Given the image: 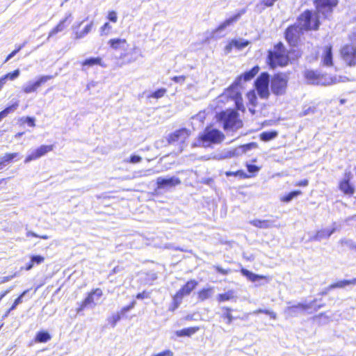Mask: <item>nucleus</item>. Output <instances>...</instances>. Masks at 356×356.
<instances>
[{
    "mask_svg": "<svg viewBox=\"0 0 356 356\" xmlns=\"http://www.w3.org/2000/svg\"><path fill=\"white\" fill-rule=\"evenodd\" d=\"M289 60L288 51L282 42H278L272 50L268 51L266 63L270 69L285 67Z\"/></svg>",
    "mask_w": 356,
    "mask_h": 356,
    "instance_id": "obj_1",
    "label": "nucleus"
},
{
    "mask_svg": "<svg viewBox=\"0 0 356 356\" xmlns=\"http://www.w3.org/2000/svg\"><path fill=\"white\" fill-rule=\"evenodd\" d=\"M322 18L314 10L306 9L302 11L296 19L305 32H316L319 31L321 26Z\"/></svg>",
    "mask_w": 356,
    "mask_h": 356,
    "instance_id": "obj_2",
    "label": "nucleus"
},
{
    "mask_svg": "<svg viewBox=\"0 0 356 356\" xmlns=\"http://www.w3.org/2000/svg\"><path fill=\"white\" fill-rule=\"evenodd\" d=\"M217 120L222 123L225 130H236L243 127V121L239 118L238 113L232 108L219 112Z\"/></svg>",
    "mask_w": 356,
    "mask_h": 356,
    "instance_id": "obj_3",
    "label": "nucleus"
},
{
    "mask_svg": "<svg viewBox=\"0 0 356 356\" xmlns=\"http://www.w3.org/2000/svg\"><path fill=\"white\" fill-rule=\"evenodd\" d=\"M225 139V135L220 130L213 128L211 126H207L204 131L197 136V144L193 147L204 146L207 147L212 144L220 143Z\"/></svg>",
    "mask_w": 356,
    "mask_h": 356,
    "instance_id": "obj_4",
    "label": "nucleus"
},
{
    "mask_svg": "<svg viewBox=\"0 0 356 356\" xmlns=\"http://www.w3.org/2000/svg\"><path fill=\"white\" fill-rule=\"evenodd\" d=\"M305 31L300 25L296 23L289 25L284 32V37L290 47H298L301 42V38Z\"/></svg>",
    "mask_w": 356,
    "mask_h": 356,
    "instance_id": "obj_5",
    "label": "nucleus"
},
{
    "mask_svg": "<svg viewBox=\"0 0 356 356\" xmlns=\"http://www.w3.org/2000/svg\"><path fill=\"white\" fill-rule=\"evenodd\" d=\"M316 13L323 20L330 19L334 8L339 3L338 0H314L313 1Z\"/></svg>",
    "mask_w": 356,
    "mask_h": 356,
    "instance_id": "obj_6",
    "label": "nucleus"
},
{
    "mask_svg": "<svg viewBox=\"0 0 356 356\" xmlns=\"http://www.w3.org/2000/svg\"><path fill=\"white\" fill-rule=\"evenodd\" d=\"M102 296L103 291L100 288L92 289L76 308V314H81L86 308L95 307Z\"/></svg>",
    "mask_w": 356,
    "mask_h": 356,
    "instance_id": "obj_7",
    "label": "nucleus"
},
{
    "mask_svg": "<svg viewBox=\"0 0 356 356\" xmlns=\"http://www.w3.org/2000/svg\"><path fill=\"white\" fill-rule=\"evenodd\" d=\"M339 57L345 66H356V45L353 42L342 45L339 49Z\"/></svg>",
    "mask_w": 356,
    "mask_h": 356,
    "instance_id": "obj_8",
    "label": "nucleus"
},
{
    "mask_svg": "<svg viewBox=\"0 0 356 356\" xmlns=\"http://www.w3.org/2000/svg\"><path fill=\"white\" fill-rule=\"evenodd\" d=\"M198 285L195 280L187 281L173 296L172 311L175 310L181 304L184 296H188Z\"/></svg>",
    "mask_w": 356,
    "mask_h": 356,
    "instance_id": "obj_9",
    "label": "nucleus"
},
{
    "mask_svg": "<svg viewBox=\"0 0 356 356\" xmlns=\"http://www.w3.org/2000/svg\"><path fill=\"white\" fill-rule=\"evenodd\" d=\"M288 76L286 74L276 73L270 81V89L272 92L277 95H282L286 92L288 86Z\"/></svg>",
    "mask_w": 356,
    "mask_h": 356,
    "instance_id": "obj_10",
    "label": "nucleus"
},
{
    "mask_svg": "<svg viewBox=\"0 0 356 356\" xmlns=\"http://www.w3.org/2000/svg\"><path fill=\"white\" fill-rule=\"evenodd\" d=\"M304 79L309 84L314 85H330L337 83L336 78L331 79L330 81H326L325 74H321L317 70H307L303 72Z\"/></svg>",
    "mask_w": 356,
    "mask_h": 356,
    "instance_id": "obj_11",
    "label": "nucleus"
},
{
    "mask_svg": "<svg viewBox=\"0 0 356 356\" xmlns=\"http://www.w3.org/2000/svg\"><path fill=\"white\" fill-rule=\"evenodd\" d=\"M353 175L350 171H346L339 181L338 188L343 195L353 197L355 193V186L353 182Z\"/></svg>",
    "mask_w": 356,
    "mask_h": 356,
    "instance_id": "obj_12",
    "label": "nucleus"
},
{
    "mask_svg": "<svg viewBox=\"0 0 356 356\" xmlns=\"http://www.w3.org/2000/svg\"><path fill=\"white\" fill-rule=\"evenodd\" d=\"M318 55L323 66L330 67L334 65L333 44L332 43L329 42L319 47Z\"/></svg>",
    "mask_w": 356,
    "mask_h": 356,
    "instance_id": "obj_13",
    "label": "nucleus"
},
{
    "mask_svg": "<svg viewBox=\"0 0 356 356\" xmlns=\"http://www.w3.org/2000/svg\"><path fill=\"white\" fill-rule=\"evenodd\" d=\"M241 86L232 83L227 89V96L235 102L236 108L242 111H245L242 93L239 90Z\"/></svg>",
    "mask_w": 356,
    "mask_h": 356,
    "instance_id": "obj_14",
    "label": "nucleus"
},
{
    "mask_svg": "<svg viewBox=\"0 0 356 356\" xmlns=\"http://www.w3.org/2000/svg\"><path fill=\"white\" fill-rule=\"evenodd\" d=\"M191 136V131L186 128H181L170 134L167 138L169 144L179 143L184 144Z\"/></svg>",
    "mask_w": 356,
    "mask_h": 356,
    "instance_id": "obj_15",
    "label": "nucleus"
},
{
    "mask_svg": "<svg viewBox=\"0 0 356 356\" xmlns=\"http://www.w3.org/2000/svg\"><path fill=\"white\" fill-rule=\"evenodd\" d=\"M54 149V145H42L38 148L35 149L25 157L24 163H27L32 161L37 160L40 157L46 155L47 153L52 152Z\"/></svg>",
    "mask_w": 356,
    "mask_h": 356,
    "instance_id": "obj_16",
    "label": "nucleus"
},
{
    "mask_svg": "<svg viewBox=\"0 0 356 356\" xmlns=\"http://www.w3.org/2000/svg\"><path fill=\"white\" fill-rule=\"evenodd\" d=\"M325 305V304L323 302L321 299L317 298H314L308 303H298V307H299L300 313L307 312L311 314L313 312H316L321 308L323 307Z\"/></svg>",
    "mask_w": 356,
    "mask_h": 356,
    "instance_id": "obj_17",
    "label": "nucleus"
},
{
    "mask_svg": "<svg viewBox=\"0 0 356 356\" xmlns=\"http://www.w3.org/2000/svg\"><path fill=\"white\" fill-rule=\"evenodd\" d=\"M136 47L128 49L127 47L124 52L121 53L118 56V60L120 61L121 65H127L135 62L137 58Z\"/></svg>",
    "mask_w": 356,
    "mask_h": 356,
    "instance_id": "obj_18",
    "label": "nucleus"
},
{
    "mask_svg": "<svg viewBox=\"0 0 356 356\" xmlns=\"http://www.w3.org/2000/svg\"><path fill=\"white\" fill-rule=\"evenodd\" d=\"M72 21V15L67 14L63 19H60L58 23L50 30L48 33V38L54 37L59 32L65 31Z\"/></svg>",
    "mask_w": 356,
    "mask_h": 356,
    "instance_id": "obj_19",
    "label": "nucleus"
},
{
    "mask_svg": "<svg viewBox=\"0 0 356 356\" xmlns=\"http://www.w3.org/2000/svg\"><path fill=\"white\" fill-rule=\"evenodd\" d=\"M52 78L53 76L51 75L41 76L35 82L24 86L22 91L26 94L36 92L39 87Z\"/></svg>",
    "mask_w": 356,
    "mask_h": 356,
    "instance_id": "obj_20",
    "label": "nucleus"
},
{
    "mask_svg": "<svg viewBox=\"0 0 356 356\" xmlns=\"http://www.w3.org/2000/svg\"><path fill=\"white\" fill-rule=\"evenodd\" d=\"M181 184L179 178L176 177H171L170 178L158 177L156 179V188L161 189L164 188L175 187Z\"/></svg>",
    "mask_w": 356,
    "mask_h": 356,
    "instance_id": "obj_21",
    "label": "nucleus"
},
{
    "mask_svg": "<svg viewBox=\"0 0 356 356\" xmlns=\"http://www.w3.org/2000/svg\"><path fill=\"white\" fill-rule=\"evenodd\" d=\"M260 67L258 65L254 66L250 70L237 76L233 83L241 86V81H248L253 79L259 72Z\"/></svg>",
    "mask_w": 356,
    "mask_h": 356,
    "instance_id": "obj_22",
    "label": "nucleus"
},
{
    "mask_svg": "<svg viewBox=\"0 0 356 356\" xmlns=\"http://www.w3.org/2000/svg\"><path fill=\"white\" fill-rule=\"evenodd\" d=\"M109 47L114 51L126 50L129 46L125 38H113L108 41Z\"/></svg>",
    "mask_w": 356,
    "mask_h": 356,
    "instance_id": "obj_23",
    "label": "nucleus"
},
{
    "mask_svg": "<svg viewBox=\"0 0 356 356\" xmlns=\"http://www.w3.org/2000/svg\"><path fill=\"white\" fill-rule=\"evenodd\" d=\"M19 154L18 152H8L0 158V170L3 169L7 165L13 161L19 160Z\"/></svg>",
    "mask_w": 356,
    "mask_h": 356,
    "instance_id": "obj_24",
    "label": "nucleus"
},
{
    "mask_svg": "<svg viewBox=\"0 0 356 356\" xmlns=\"http://www.w3.org/2000/svg\"><path fill=\"white\" fill-rule=\"evenodd\" d=\"M221 310L222 313L220 316L227 325H230L234 320L238 318V317L233 316L232 312L234 309L230 307H222Z\"/></svg>",
    "mask_w": 356,
    "mask_h": 356,
    "instance_id": "obj_25",
    "label": "nucleus"
},
{
    "mask_svg": "<svg viewBox=\"0 0 356 356\" xmlns=\"http://www.w3.org/2000/svg\"><path fill=\"white\" fill-rule=\"evenodd\" d=\"M240 272L243 275L246 277L251 282H256L257 280H261L269 281L270 279L269 276L263 275H256L244 268H241Z\"/></svg>",
    "mask_w": 356,
    "mask_h": 356,
    "instance_id": "obj_26",
    "label": "nucleus"
},
{
    "mask_svg": "<svg viewBox=\"0 0 356 356\" xmlns=\"http://www.w3.org/2000/svg\"><path fill=\"white\" fill-rule=\"evenodd\" d=\"M334 232V229H321L318 230L312 236H311L310 241H319L322 239L327 238Z\"/></svg>",
    "mask_w": 356,
    "mask_h": 356,
    "instance_id": "obj_27",
    "label": "nucleus"
},
{
    "mask_svg": "<svg viewBox=\"0 0 356 356\" xmlns=\"http://www.w3.org/2000/svg\"><path fill=\"white\" fill-rule=\"evenodd\" d=\"M81 65L83 68L84 67H91L95 65H99L102 67L105 66L101 57H91L86 58L81 62Z\"/></svg>",
    "mask_w": 356,
    "mask_h": 356,
    "instance_id": "obj_28",
    "label": "nucleus"
},
{
    "mask_svg": "<svg viewBox=\"0 0 356 356\" xmlns=\"http://www.w3.org/2000/svg\"><path fill=\"white\" fill-rule=\"evenodd\" d=\"M44 257L42 255H33L30 261L26 264L24 269L30 270L35 265H39L44 261Z\"/></svg>",
    "mask_w": 356,
    "mask_h": 356,
    "instance_id": "obj_29",
    "label": "nucleus"
},
{
    "mask_svg": "<svg viewBox=\"0 0 356 356\" xmlns=\"http://www.w3.org/2000/svg\"><path fill=\"white\" fill-rule=\"evenodd\" d=\"M200 330L198 326L195 327H189L186 328H184L179 330H177L175 332V334L177 337H191L195 333H196Z\"/></svg>",
    "mask_w": 356,
    "mask_h": 356,
    "instance_id": "obj_30",
    "label": "nucleus"
},
{
    "mask_svg": "<svg viewBox=\"0 0 356 356\" xmlns=\"http://www.w3.org/2000/svg\"><path fill=\"white\" fill-rule=\"evenodd\" d=\"M236 298L234 290H229L223 293H219L216 296V300L219 303L230 301Z\"/></svg>",
    "mask_w": 356,
    "mask_h": 356,
    "instance_id": "obj_31",
    "label": "nucleus"
},
{
    "mask_svg": "<svg viewBox=\"0 0 356 356\" xmlns=\"http://www.w3.org/2000/svg\"><path fill=\"white\" fill-rule=\"evenodd\" d=\"M213 291V288L211 286L201 289L197 293L198 300L202 302L209 299L211 296Z\"/></svg>",
    "mask_w": 356,
    "mask_h": 356,
    "instance_id": "obj_32",
    "label": "nucleus"
},
{
    "mask_svg": "<svg viewBox=\"0 0 356 356\" xmlns=\"http://www.w3.org/2000/svg\"><path fill=\"white\" fill-rule=\"evenodd\" d=\"M269 74L267 72H261L254 81V86H268Z\"/></svg>",
    "mask_w": 356,
    "mask_h": 356,
    "instance_id": "obj_33",
    "label": "nucleus"
},
{
    "mask_svg": "<svg viewBox=\"0 0 356 356\" xmlns=\"http://www.w3.org/2000/svg\"><path fill=\"white\" fill-rule=\"evenodd\" d=\"M51 339V336L47 331L42 330L39 331L35 338L34 341L36 343H46Z\"/></svg>",
    "mask_w": 356,
    "mask_h": 356,
    "instance_id": "obj_34",
    "label": "nucleus"
},
{
    "mask_svg": "<svg viewBox=\"0 0 356 356\" xmlns=\"http://www.w3.org/2000/svg\"><path fill=\"white\" fill-rule=\"evenodd\" d=\"M29 289H26L13 302L12 305L10 307V308L6 312L5 314L3 315V317H6L9 315V314L16 309L17 306L19 304H21L22 302V298L29 292Z\"/></svg>",
    "mask_w": 356,
    "mask_h": 356,
    "instance_id": "obj_35",
    "label": "nucleus"
},
{
    "mask_svg": "<svg viewBox=\"0 0 356 356\" xmlns=\"http://www.w3.org/2000/svg\"><path fill=\"white\" fill-rule=\"evenodd\" d=\"M93 27V22H90L88 24H87L84 29L81 31H76L74 32V38L76 40H79L83 37H85L88 33H89Z\"/></svg>",
    "mask_w": 356,
    "mask_h": 356,
    "instance_id": "obj_36",
    "label": "nucleus"
},
{
    "mask_svg": "<svg viewBox=\"0 0 356 356\" xmlns=\"http://www.w3.org/2000/svg\"><path fill=\"white\" fill-rule=\"evenodd\" d=\"M246 97L248 99V104L252 106L253 108H255L257 104V95L254 90H250L246 94Z\"/></svg>",
    "mask_w": 356,
    "mask_h": 356,
    "instance_id": "obj_37",
    "label": "nucleus"
},
{
    "mask_svg": "<svg viewBox=\"0 0 356 356\" xmlns=\"http://www.w3.org/2000/svg\"><path fill=\"white\" fill-rule=\"evenodd\" d=\"M278 135L277 131H264L259 134V138L264 142L270 141Z\"/></svg>",
    "mask_w": 356,
    "mask_h": 356,
    "instance_id": "obj_38",
    "label": "nucleus"
},
{
    "mask_svg": "<svg viewBox=\"0 0 356 356\" xmlns=\"http://www.w3.org/2000/svg\"><path fill=\"white\" fill-rule=\"evenodd\" d=\"M346 286H347L346 280H340V281H338V282H334V283H332L331 284H330L327 287L326 290L325 291L322 292L321 294L325 295V294H327V291H330V290H332L334 289L344 288Z\"/></svg>",
    "mask_w": 356,
    "mask_h": 356,
    "instance_id": "obj_39",
    "label": "nucleus"
},
{
    "mask_svg": "<svg viewBox=\"0 0 356 356\" xmlns=\"http://www.w3.org/2000/svg\"><path fill=\"white\" fill-rule=\"evenodd\" d=\"M251 225L260 229H266L268 228L270 225L271 222L268 220H259V219H254L250 222Z\"/></svg>",
    "mask_w": 356,
    "mask_h": 356,
    "instance_id": "obj_40",
    "label": "nucleus"
},
{
    "mask_svg": "<svg viewBox=\"0 0 356 356\" xmlns=\"http://www.w3.org/2000/svg\"><path fill=\"white\" fill-rule=\"evenodd\" d=\"M302 192L299 190L291 191L290 193L282 196L280 201L282 202H289L293 197L300 195Z\"/></svg>",
    "mask_w": 356,
    "mask_h": 356,
    "instance_id": "obj_41",
    "label": "nucleus"
},
{
    "mask_svg": "<svg viewBox=\"0 0 356 356\" xmlns=\"http://www.w3.org/2000/svg\"><path fill=\"white\" fill-rule=\"evenodd\" d=\"M261 99H268L270 95L268 86H254Z\"/></svg>",
    "mask_w": 356,
    "mask_h": 356,
    "instance_id": "obj_42",
    "label": "nucleus"
},
{
    "mask_svg": "<svg viewBox=\"0 0 356 356\" xmlns=\"http://www.w3.org/2000/svg\"><path fill=\"white\" fill-rule=\"evenodd\" d=\"M167 92L165 88H161L148 95L147 98L159 99L163 97Z\"/></svg>",
    "mask_w": 356,
    "mask_h": 356,
    "instance_id": "obj_43",
    "label": "nucleus"
},
{
    "mask_svg": "<svg viewBox=\"0 0 356 356\" xmlns=\"http://www.w3.org/2000/svg\"><path fill=\"white\" fill-rule=\"evenodd\" d=\"M18 106V104L15 103L9 106H7L5 109L0 112V121L6 118L10 113L14 111Z\"/></svg>",
    "mask_w": 356,
    "mask_h": 356,
    "instance_id": "obj_44",
    "label": "nucleus"
},
{
    "mask_svg": "<svg viewBox=\"0 0 356 356\" xmlns=\"http://www.w3.org/2000/svg\"><path fill=\"white\" fill-rule=\"evenodd\" d=\"M227 176H238L241 179H248L252 177L250 175H248L243 170H238L235 172H227Z\"/></svg>",
    "mask_w": 356,
    "mask_h": 356,
    "instance_id": "obj_45",
    "label": "nucleus"
},
{
    "mask_svg": "<svg viewBox=\"0 0 356 356\" xmlns=\"http://www.w3.org/2000/svg\"><path fill=\"white\" fill-rule=\"evenodd\" d=\"M122 314H120V312H118L117 314H113L111 316H110L108 318V323L113 327H114L118 321H120L121 318H122Z\"/></svg>",
    "mask_w": 356,
    "mask_h": 356,
    "instance_id": "obj_46",
    "label": "nucleus"
},
{
    "mask_svg": "<svg viewBox=\"0 0 356 356\" xmlns=\"http://www.w3.org/2000/svg\"><path fill=\"white\" fill-rule=\"evenodd\" d=\"M286 312L291 316H296L300 313L299 307L298 304L288 306L286 309Z\"/></svg>",
    "mask_w": 356,
    "mask_h": 356,
    "instance_id": "obj_47",
    "label": "nucleus"
},
{
    "mask_svg": "<svg viewBox=\"0 0 356 356\" xmlns=\"http://www.w3.org/2000/svg\"><path fill=\"white\" fill-rule=\"evenodd\" d=\"M106 19L112 23H116L118 19L117 12L113 10H109L107 13Z\"/></svg>",
    "mask_w": 356,
    "mask_h": 356,
    "instance_id": "obj_48",
    "label": "nucleus"
},
{
    "mask_svg": "<svg viewBox=\"0 0 356 356\" xmlns=\"http://www.w3.org/2000/svg\"><path fill=\"white\" fill-rule=\"evenodd\" d=\"M19 73H20L19 70L17 69L11 72H8V73L6 74L5 75H3V76L7 80L13 81L19 76Z\"/></svg>",
    "mask_w": 356,
    "mask_h": 356,
    "instance_id": "obj_49",
    "label": "nucleus"
},
{
    "mask_svg": "<svg viewBox=\"0 0 356 356\" xmlns=\"http://www.w3.org/2000/svg\"><path fill=\"white\" fill-rule=\"evenodd\" d=\"M112 26L109 24V22H105L101 27H100V33L102 35H108L110 33L111 31Z\"/></svg>",
    "mask_w": 356,
    "mask_h": 356,
    "instance_id": "obj_50",
    "label": "nucleus"
},
{
    "mask_svg": "<svg viewBox=\"0 0 356 356\" xmlns=\"http://www.w3.org/2000/svg\"><path fill=\"white\" fill-rule=\"evenodd\" d=\"M255 313L264 314L268 315L270 317V318H272V319H275L277 318V314L275 312L270 311L268 309H259L255 311Z\"/></svg>",
    "mask_w": 356,
    "mask_h": 356,
    "instance_id": "obj_51",
    "label": "nucleus"
},
{
    "mask_svg": "<svg viewBox=\"0 0 356 356\" xmlns=\"http://www.w3.org/2000/svg\"><path fill=\"white\" fill-rule=\"evenodd\" d=\"M136 305V301L133 300L131 301L129 305L123 307L120 312V314H122V315L126 314L128 311L131 310V309H133Z\"/></svg>",
    "mask_w": 356,
    "mask_h": 356,
    "instance_id": "obj_52",
    "label": "nucleus"
},
{
    "mask_svg": "<svg viewBox=\"0 0 356 356\" xmlns=\"http://www.w3.org/2000/svg\"><path fill=\"white\" fill-rule=\"evenodd\" d=\"M24 123H26L29 127H34L35 126V118L33 117H26L21 120Z\"/></svg>",
    "mask_w": 356,
    "mask_h": 356,
    "instance_id": "obj_53",
    "label": "nucleus"
},
{
    "mask_svg": "<svg viewBox=\"0 0 356 356\" xmlns=\"http://www.w3.org/2000/svg\"><path fill=\"white\" fill-rule=\"evenodd\" d=\"M142 161V157L138 155H131L129 159L127 161L131 163H138Z\"/></svg>",
    "mask_w": 356,
    "mask_h": 356,
    "instance_id": "obj_54",
    "label": "nucleus"
},
{
    "mask_svg": "<svg viewBox=\"0 0 356 356\" xmlns=\"http://www.w3.org/2000/svg\"><path fill=\"white\" fill-rule=\"evenodd\" d=\"M214 269L220 274L221 275H227L229 274L230 272H231V270L229 268H227V269H225L223 268H222L221 266H214Z\"/></svg>",
    "mask_w": 356,
    "mask_h": 356,
    "instance_id": "obj_55",
    "label": "nucleus"
},
{
    "mask_svg": "<svg viewBox=\"0 0 356 356\" xmlns=\"http://www.w3.org/2000/svg\"><path fill=\"white\" fill-rule=\"evenodd\" d=\"M26 42H24L22 44L16 46L15 49L13 50L10 53L13 54V56H15L18 52H19L26 46Z\"/></svg>",
    "mask_w": 356,
    "mask_h": 356,
    "instance_id": "obj_56",
    "label": "nucleus"
},
{
    "mask_svg": "<svg viewBox=\"0 0 356 356\" xmlns=\"http://www.w3.org/2000/svg\"><path fill=\"white\" fill-rule=\"evenodd\" d=\"M247 169L248 171L252 174L257 172L259 170V168L258 166L252 164H248Z\"/></svg>",
    "mask_w": 356,
    "mask_h": 356,
    "instance_id": "obj_57",
    "label": "nucleus"
},
{
    "mask_svg": "<svg viewBox=\"0 0 356 356\" xmlns=\"http://www.w3.org/2000/svg\"><path fill=\"white\" fill-rule=\"evenodd\" d=\"M186 79L184 75L175 76L172 78V80L176 83H184Z\"/></svg>",
    "mask_w": 356,
    "mask_h": 356,
    "instance_id": "obj_58",
    "label": "nucleus"
},
{
    "mask_svg": "<svg viewBox=\"0 0 356 356\" xmlns=\"http://www.w3.org/2000/svg\"><path fill=\"white\" fill-rule=\"evenodd\" d=\"M308 184H309V181L307 179L300 180L298 181H296L294 184V185L296 186H299V187H305V186H307Z\"/></svg>",
    "mask_w": 356,
    "mask_h": 356,
    "instance_id": "obj_59",
    "label": "nucleus"
},
{
    "mask_svg": "<svg viewBox=\"0 0 356 356\" xmlns=\"http://www.w3.org/2000/svg\"><path fill=\"white\" fill-rule=\"evenodd\" d=\"M240 17L241 13H238L227 19L226 20L229 22V25H231L232 24L236 22L239 19Z\"/></svg>",
    "mask_w": 356,
    "mask_h": 356,
    "instance_id": "obj_60",
    "label": "nucleus"
},
{
    "mask_svg": "<svg viewBox=\"0 0 356 356\" xmlns=\"http://www.w3.org/2000/svg\"><path fill=\"white\" fill-rule=\"evenodd\" d=\"M147 296H148V293L145 291H143L141 293H138L136 296L137 299H143L145 298H147Z\"/></svg>",
    "mask_w": 356,
    "mask_h": 356,
    "instance_id": "obj_61",
    "label": "nucleus"
},
{
    "mask_svg": "<svg viewBox=\"0 0 356 356\" xmlns=\"http://www.w3.org/2000/svg\"><path fill=\"white\" fill-rule=\"evenodd\" d=\"M6 81L7 79L3 76L0 78V91L6 83Z\"/></svg>",
    "mask_w": 356,
    "mask_h": 356,
    "instance_id": "obj_62",
    "label": "nucleus"
},
{
    "mask_svg": "<svg viewBox=\"0 0 356 356\" xmlns=\"http://www.w3.org/2000/svg\"><path fill=\"white\" fill-rule=\"evenodd\" d=\"M248 42H243V43H239L238 41H235L234 42V45L238 48H241V47H245L246 45H248Z\"/></svg>",
    "mask_w": 356,
    "mask_h": 356,
    "instance_id": "obj_63",
    "label": "nucleus"
},
{
    "mask_svg": "<svg viewBox=\"0 0 356 356\" xmlns=\"http://www.w3.org/2000/svg\"><path fill=\"white\" fill-rule=\"evenodd\" d=\"M347 286L348 285H356V278L352 280H346Z\"/></svg>",
    "mask_w": 356,
    "mask_h": 356,
    "instance_id": "obj_64",
    "label": "nucleus"
}]
</instances>
